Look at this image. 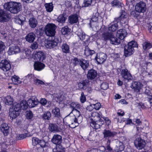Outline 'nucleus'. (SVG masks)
I'll use <instances>...</instances> for the list:
<instances>
[{"label":"nucleus","instance_id":"nucleus-1","mask_svg":"<svg viewBox=\"0 0 152 152\" xmlns=\"http://www.w3.org/2000/svg\"><path fill=\"white\" fill-rule=\"evenodd\" d=\"M4 7V9L11 13L17 14L21 10L22 5L20 3L11 2L5 3Z\"/></svg>","mask_w":152,"mask_h":152},{"label":"nucleus","instance_id":"nucleus-2","mask_svg":"<svg viewBox=\"0 0 152 152\" xmlns=\"http://www.w3.org/2000/svg\"><path fill=\"white\" fill-rule=\"evenodd\" d=\"M51 141L56 145V147L53 150V152H65V148L61 144L62 141L61 136L58 134H55L53 136Z\"/></svg>","mask_w":152,"mask_h":152},{"label":"nucleus","instance_id":"nucleus-3","mask_svg":"<svg viewBox=\"0 0 152 152\" xmlns=\"http://www.w3.org/2000/svg\"><path fill=\"white\" fill-rule=\"evenodd\" d=\"M137 46V43L135 41H132L128 43V45L124 47V56L128 57L132 55L134 52V48Z\"/></svg>","mask_w":152,"mask_h":152},{"label":"nucleus","instance_id":"nucleus-4","mask_svg":"<svg viewBox=\"0 0 152 152\" xmlns=\"http://www.w3.org/2000/svg\"><path fill=\"white\" fill-rule=\"evenodd\" d=\"M56 26L53 23H49L45 26L44 28L45 32L47 36L52 37H55L56 28Z\"/></svg>","mask_w":152,"mask_h":152},{"label":"nucleus","instance_id":"nucleus-5","mask_svg":"<svg viewBox=\"0 0 152 152\" xmlns=\"http://www.w3.org/2000/svg\"><path fill=\"white\" fill-rule=\"evenodd\" d=\"M77 65L80 66L84 71L87 70L89 66V61L83 59L77 58Z\"/></svg>","mask_w":152,"mask_h":152},{"label":"nucleus","instance_id":"nucleus-6","mask_svg":"<svg viewBox=\"0 0 152 152\" xmlns=\"http://www.w3.org/2000/svg\"><path fill=\"white\" fill-rule=\"evenodd\" d=\"M10 14L4 10L0 9V22H8L10 19Z\"/></svg>","mask_w":152,"mask_h":152},{"label":"nucleus","instance_id":"nucleus-7","mask_svg":"<svg viewBox=\"0 0 152 152\" xmlns=\"http://www.w3.org/2000/svg\"><path fill=\"white\" fill-rule=\"evenodd\" d=\"M58 39L57 37H52L51 40H48L45 43V46L47 48H53L57 46L58 42Z\"/></svg>","mask_w":152,"mask_h":152},{"label":"nucleus","instance_id":"nucleus-8","mask_svg":"<svg viewBox=\"0 0 152 152\" xmlns=\"http://www.w3.org/2000/svg\"><path fill=\"white\" fill-rule=\"evenodd\" d=\"M11 67L10 61L6 59L3 60L0 63V68L4 72L10 70Z\"/></svg>","mask_w":152,"mask_h":152},{"label":"nucleus","instance_id":"nucleus-9","mask_svg":"<svg viewBox=\"0 0 152 152\" xmlns=\"http://www.w3.org/2000/svg\"><path fill=\"white\" fill-rule=\"evenodd\" d=\"M45 57L43 52L40 51H34L32 55V58L37 61H43Z\"/></svg>","mask_w":152,"mask_h":152},{"label":"nucleus","instance_id":"nucleus-10","mask_svg":"<svg viewBox=\"0 0 152 152\" xmlns=\"http://www.w3.org/2000/svg\"><path fill=\"white\" fill-rule=\"evenodd\" d=\"M146 9L145 4L143 2H140L137 4L135 6V11L138 12H144Z\"/></svg>","mask_w":152,"mask_h":152},{"label":"nucleus","instance_id":"nucleus-11","mask_svg":"<svg viewBox=\"0 0 152 152\" xmlns=\"http://www.w3.org/2000/svg\"><path fill=\"white\" fill-rule=\"evenodd\" d=\"M107 58L106 54L100 52L98 53L95 59L98 64H102L105 61Z\"/></svg>","mask_w":152,"mask_h":152},{"label":"nucleus","instance_id":"nucleus-12","mask_svg":"<svg viewBox=\"0 0 152 152\" xmlns=\"http://www.w3.org/2000/svg\"><path fill=\"white\" fill-rule=\"evenodd\" d=\"M134 144L136 147L139 149L143 148L145 144V141L140 138H137L134 141Z\"/></svg>","mask_w":152,"mask_h":152},{"label":"nucleus","instance_id":"nucleus-13","mask_svg":"<svg viewBox=\"0 0 152 152\" xmlns=\"http://www.w3.org/2000/svg\"><path fill=\"white\" fill-rule=\"evenodd\" d=\"M122 77L125 80L128 81L132 79V77L130 72L126 69H122L121 72Z\"/></svg>","mask_w":152,"mask_h":152},{"label":"nucleus","instance_id":"nucleus-14","mask_svg":"<svg viewBox=\"0 0 152 152\" xmlns=\"http://www.w3.org/2000/svg\"><path fill=\"white\" fill-rule=\"evenodd\" d=\"M102 133L104 135V137L107 139L110 137H113L117 134L116 132H115L106 129L104 130Z\"/></svg>","mask_w":152,"mask_h":152},{"label":"nucleus","instance_id":"nucleus-15","mask_svg":"<svg viewBox=\"0 0 152 152\" xmlns=\"http://www.w3.org/2000/svg\"><path fill=\"white\" fill-rule=\"evenodd\" d=\"M127 33L124 29H121L117 31L116 36L120 39H123L126 36Z\"/></svg>","mask_w":152,"mask_h":152},{"label":"nucleus","instance_id":"nucleus-16","mask_svg":"<svg viewBox=\"0 0 152 152\" xmlns=\"http://www.w3.org/2000/svg\"><path fill=\"white\" fill-rule=\"evenodd\" d=\"M142 86V84L141 83L135 81L132 83L130 87L134 89V91L137 92H140Z\"/></svg>","mask_w":152,"mask_h":152},{"label":"nucleus","instance_id":"nucleus-17","mask_svg":"<svg viewBox=\"0 0 152 152\" xmlns=\"http://www.w3.org/2000/svg\"><path fill=\"white\" fill-rule=\"evenodd\" d=\"M36 35L33 32L29 33L25 37L26 41L31 43L33 42L36 38Z\"/></svg>","mask_w":152,"mask_h":152},{"label":"nucleus","instance_id":"nucleus-18","mask_svg":"<svg viewBox=\"0 0 152 152\" xmlns=\"http://www.w3.org/2000/svg\"><path fill=\"white\" fill-rule=\"evenodd\" d=\"M89 81L88 80H85L82 81L78 84V87L79 89H83L84 90L86 89V87L89 85Z\"/></svg>","mask_w":152,"mask_h":152},{"label":"nucleus","instance_id":"nucleus-19","mask_svg":"<svg viewBox=\"0 0 152 152\" xmlns=\"http://www.w3.org/2000/svg\"><path fill=\"white\" fill-rule=\"evenodd\" d=\"M20 49L18 46L14 45L10 48L8 53L9 55L16 54L20 52Z\"/></svg>","mask_w":152,"mask_h":152},{"label":"nucleus","instance_id":"nucleus-20","mask_svg":"<svg viewBox=\"0 0 152 152\" xmlns=\"http://www.w3.org/2000/svg\"><path fill=\"white\" fill-rule=\"evenodd\" d=\"M97 75L96 71L93 69H91L88 71L87 77L88 79L93 80L96 77Z\"/></svg>","mask_w":152,"mask_h":152},{"label":"nucleus","instance_id":"nucleus-21","mask_svg":"<svg viewBox=\"0 0 152 152\" xmlns=\"http://www.w3.org/2000/svg\"><path fill=\"white\" fill-rule=\"evenodd\" d=\"M1 130L5 136L7 135L9 132V127L8 124L3 123L1 125Z\"/></svg>","mask_w":152,"mask_h":152},{"label":"nucleus","instance_id":"nucleus-22","mask_svg":"<svg viewBox=\"0 0 152 152\" xmlns=\"http://www.w3.org/2000/svg\"><path fill=\"white\" fill-rule=\"evenodd\" d=\"M77 35L79 39L82 41L84 40L86 38V40H87V39L89 38L88 37L87 35H86L85 33L83 32L80 29H78V31Z\"/></svg>","mask_w":152,"mask_h":152},{"label":"nucleus","instance_id":"nucleus-23","mask_svg":"<svg viewBox=\"0 0 152 152\" xmlns=\"http://www.w3.org/2000/svg\"><path fill=\"white\" fill-rule=\"evenodd\" d=\"M44 64L39 62H35L34 64V69L37 71H40L45 67Z\"/></svg>","mask_w":152,"mask_h":152},{"label":"nucleus","instance_id":"nucleus-24","mask_svg":"<svg viewBox=\"0 0 152 152\" xmlns=\"http://www.w3.org/2000/svg\"><path fill=\"white\" fill-rule=\"evenodd\" d=\"M92 115H95L94 117H93V118L96 119V123H97L99 125V126H101L104 124V121L99 117V114L98 113H93Z\"/></svg>","mask_w":152,"mask_h":152},{"label":"nucleus","instance_id":"nucleus-25","mask_svg":"<svg viewBox=\"0 0 152 152\" xmlns=\"http://www.w3.org/2000/svg\"><path fill=\"white\" fill-rule=\"evenodd\" d=\"M39 103V101L37 99L32 100L29 99L27 102L28 105L30 107H33L37 105Z\"/></svg>","mask_w":152,"mask_h":152},{"label":"nucleus","instance_id":"nucleus-26","mask_svg":"<svg viewBox=\"0 0 152 152\" xmlns=\"http://www.w3.org/2000/svg\"><path fill=\"white\" fill-rule=\"evenodd\" d=\"M113 36V33L112 32H109L107 31L104 32L102 34V37L106 41L109 40L110 38Z\"/></svg>","mask_w":152,"mask_h":152},{"label":"nucleus","instance_id":"nucleus-27","mask_svg":"<svg viewBox=\"0 0 152 152\" xmlns=\"http://www.w3.org/2000/svg\"><path fill=\"white\" fill-rule=\"evenodd\" d=\"M29 24L31 28H34L36 27L37 25L38 22L37 20L34 18H31L29 20Z\"/></svg>","mask_w":152,"mask_h":152},{"label":"nucleus","instance_id":"nucleus-28","mask_svg":"<svg viewBox=\"0 0 152 152\" xmlns=\"http://www.w3.org/2000/svg\"><path fill=\"white\" fill-rule=\"evenodd\" d=\"M92 118H91V126L93 128H94L96 129H97L100 128V126H99V125L97 123H96V119H94L93 118V115H92Z\"/></svg>","mask_w":152,"mask_h":152},{"label":"nucleus","instance_id":"nucleus-29","mask_svg":"<svg viewBox=\"0 0 152 152\" xmlns=\"http://www.w3.org/2000/svg\"><path fill=\"white\" fill-rule=\"evenodd\" d=\"M49 128L51 132H55L60 131L58 127L55 124H50Z\"/></svg>","mask_w":152,"mask_h":152},{"label":"nucleus","instance_id":"nucleus-30","mask_svg":"<svg viewBox=\"0 0 152 152\" xmlns=\"http://www.w3.org/2000/svg\"><path fill=\"white\" fill-rule=\"evenodd\" d=\"M109 40H110V43L113 44L115 45H118L120 43V40L114 37V34H113V36H112Z\"/></svg>","mask_w":152,"mask_h":152},{"label":"nucleus","instance_id":"nucleus-31","mask_svg":"<svg viewBox=\"0 0 152 152\" xmlns=\"http://www.w3.org/2000/svg\"><path fill=\"white\" fill-rule=\"evenodd\" d=\"M52 113L55 117L59 118L61 117L60 110L58 107H56L52 110Z\"/></svg>","mask_w":152,"mask_h":152},{"label":"nucleus","instance_id":"nucleus-32","mask_svg":"<svg viewBox=\"0 0 152 152\" xmlns=\"http://www.w3.org/2000/svg\"><path fill=\"white\" fill-rule=\"evenodd\" d=\"M5 103L6 104L8 105H11L13 104V99L10 96H8L5 98Z\"/></svg>","mask_w":152,"mask_h":152},{"label":"nucleus","instance_id":"nucleus-33","mask_svg":"<svg viewBox=\"0 0 152 152\" xmlns=\"http://www.w3.org/2000/svg\"><path fill=\"white\" fill-rule=\"evenodd\" d=\"M45 6L46 9V10L48 12H52L53 10V6L52 3H46Z\"/></svg>","mask_w":152,"mask_h":152},{"label":"nucleus","instance_id":"nucleus-34","mask_svg":"<svg viewBox=\"0 0 152 152\" xmlns=\"http://www.w3.org/2000/svg\"><path fill=\"white\" fill-rule=\"evenodd\" d=\"M143 49L145 50H148L152 47V44L148 42H145L142 45Z\"/></svg>","mask_w":152,"mask_h":152},{"label":"nucleus","instance_id":"nucleus-35","mask_svg":"<svg viewBox=\"0 0 152 152\" xmlns=\"http://www.w3.org/2000/svg\"><path fill=\"white\" fill-rule=\"evenodd\" d=\"M51 117V114L49 111H47L42 115V118L44 120H49Z\"/></svg>","mask_w":152,"mask_h":152},{"label":"nucleus","instance_id":"nucleus-36","mask_svg":"<svg viewBox=\"0 0 152 152\" xmlns=\"http://www.w3.org/2000/svg\"><path fill=\"white\" fill-rule=\"evenodd\" d=\"M118 26L117 23L112 24L109 27V31L113 32L115 31L118 28Z\"/></svg>","mask_w":152,"mask_h":152},{"label":"nucleus","instance_id":"nucleus-37","mask_svg":"<svg viewBox=\"0 0 152 152\" xmlns=\"http://www.w3.org/2000/svg\"><path fill=\"white\" fill-rule=\"evenodd\" d=\"M61 48L64 53H67L69 52V47L67 44L66 43L63 44L61 46Z\"/></svg>","mask_w":152,"mask_h":152},{"label":"nucleus","instance_id":"nucleus-38","mask_svg":"<svg viewBox=\"0 0 152 152\" xmlns=\"http://www.w3.org/2000/svg\"><path fill=\"white\" fill-rule=\"evenodd\" d=\"M77 123L78 124L80 123L82 121L83 117L81 115V113L79 110L77 109Z\"/></svg>","mask_w":152,"mask_h":152},{"label":"nucleus","instance_id":"nucleus-39","mask_svg":"<svg viewBox=\"0 0 152 152\" xmlns=\"http://www.w3.org/2000/svg\"><path fill=\"white\" fill-rule=\"evenodd\" d=\"M31 136L29 133H25L23 134H21L18 135L16 137L17 139L18 140H21L23 139L26 137H28Z\"/></svg>","mask_w":152,"mask_h":152},{"label":"nucleus","instance_id":"nucleus-40","mask_svg":"<svg viewBox=\"0 0 152 152\" xmlns=\"http://www.w3.org/2000/svg\"><path fill=\"white\" fill-rule=\"evenodd\" d=\"M19 113L15 111L14 110L10 112L9 115L10 117L12 119L15 118L18 116L19 115Z\"/></svg>","mask_w":152,"mask_h":152},{"label":"nucleus","instance_id":"nucleus-41","mask_svg":"<svg viewBox=\"0 0 152 152\" xmlns=\"http://www.w3.org/2000/svg\"><path fill=\"white\" fill-rule=\"evenodd\" d=\"M66 18L63 14L60 15L58 17L57 20L59 22L61 23H64Z\"/></svg>","mask_w":152,"mask_h":152},{"label":"nucleus","instance_id":"nucleus-42","mask_svg":"<svg viewBox=\"0 0 152 152\" xmlns=\"http://www.w3.org/2000/svg\"><path fill=\"white\" fill-rule=\"evenodd\" d=\"M19 105H20L21 110H25L27 108V102L26 101L23 100L20 104H19Z\"/></svg>","mask_w":152,"mask_h":152},{"label":"nucleus","instance_id":"nucleus-43","mask_svg":"<svg viewBox=\"0 0 152 152\" xmlns=\"http://www.w3.org/2000/svg\"><path fill=\"white\" fill-rule=\"evenodd\" d=\"M19 79V77L15 75L13 76L12 77V82L15 83V84L21 83V81Z\"/></svg>","mask_w":152,"mask_h":152},{"label":"nucleus","instance_id":"nucleus-44","mask_svg":"<svg viewBox=\"0 0 152 152\" xmlns=\"http://www.w3.org/2000/svg\"><path fill=\"white\" fill-rule=\"evenodd\" d=\"M69 20L71 24L76 23V14L70 15L69 17Z\"/></svg>","mask_w":152,"mask_h":152},{"label":"nucleus","instance_id":"nucleus-45","mask_svg":"<svg viewBox=\"0 0 152 152\" xmlns=\"http://www.w3.org/2000/svg\"><path fill=\"white\" fill-rule=\"evenodd\" d=\"M13 110L19 113V110H21L20 105L19 104L15 103L13 104L12 106Z\"/></svg>","mask_w":152,"mask_h":152},{"label":"nucleus","instance_id":"nucleus-46","mask_svg":"<svg viewBox=\"0 0 152 152\" xmlns=\"http://www.w3.org/2000/svg\"><path fill=\"white\" fill-rule=\"evenodd\" d=\"M146 71L149 75H152V64H151L150 63L147 64Z\"/></svg>","mask_w":152,"mask_h":152},{"label":"nucleus","instance_id":"nucleus-47","mask_svg":"<svg viewBox=\"0 0 152 152\" xmlns=\"http://www.w3.org/2000/svg\"><path fill=\"white\" fill-rule=\"evenodd\" d=\"M127 17V15L126 12L124 10H122L121 13V15L120 18L121 20H126Z\"/></svg>","mask_w":152,"mask_h":152},{"label":"nucleus","instance_id":"nucleus-48","mask_svg":"<svg viewBox=\"0 0 152 152\" xmlns=\"http://www.w3.org/2000/svg\"><path fill=\"white\" fill-rule=\"evenodd\" d=\"M112 6L117 7H121V3L117 0H114L111 3Z\"/></svg>","mask_w":152,"mask_h":152},{"label":"nucleus","instance_id":"nucleus-49","mask_svg":"<svg viewBox=\"0 0 152 152\" xmlns=\"http://www.w3.org/2000/svg\"><path fill=\"white\" fill-rule=\"evenodd\" d=\"M70 29L67 26H65L62 28L61 30V32L63 35H66L69 32Z\"/></svg>","mask_w":152,"mask_h":152},{"label":"nucleus","instance_id":"nucleus-50","mask_svg":"<svg viewBox=\"0 0 152 152\" xmlns=\"http://www.w3.org/2000/svg\"><path fill=\"white\" fill-rule=\"evenodd\" d=\"M39 144L41 147L43 148H47L48 147V142H45L43 140H40Z\"/></svg>","mask_w":152,"mask_h":152},{"label":"nucleus","instance_id":"nucleus-51","mask_svg":"<svg viewBox=\"0 0 152 152\" xmlns=\"http://www.w3.org/2000/svg\"><path fill=\"white\" fill-rule=\"evenodd\" d=\"M34 84L37 86H41L45 84V83L42 81L36 79L34 80Z\"/></svg>","mask_w":152,"mask_h":152},{"label":"nucleus","instance_id":"nucleus-52","mask_svg":"<svg viewBox=\"0 0 152 152\" xmlns=\"http://www.w3.org/2000/svg\"><path fill=\"white\" fill-rule=\"evenodd\" d=\"M124 146L122 142H120L119 145L117 147V151L121 152L124 150Z\"/></svg>","mask_w":152,"mask_h":152},{"label":"nucleus","instance_id":"nucleus-53","mask_svg":"<svg viewBox=\"0 0 152 152\" xmlns=\"http://www.w3.org/2000/svg\"><path fill=\"white\" fill-rule=\"evenodd\" d=\"M39 141H40V140L38 138L34 137L32 138V144L34 146L39 144Z\"/></svg>","mask_w":152,"mask_h":152},{"label":"nucleus","instance_id":"nucleus-54","mask_svg":"<svg viewBox=\"0 0 152 152\" xmlns=\"http://www.w3.org/2000/svg\"><path fill=\"white\" fill-rule=\"evenodd\" d=\"M111 141L110 140H107V146L105 148L104 147V150H107L109 151H113V149L112 148L110 147V143Z\"/></svg>","mask_w":152,"mask_h":152},{"label":"nucleus","instance_id":"nucleus-55","mask_svg":"<svg viewBox=\"0 0 152 152\" xmlns=\"http://www.w3.org/2000/svg\"><path fill=\"white\" fill-rule=\"evenodd\" d=\"M101 87L103 90H106L109 87L108 84L106 82H103L101 85Z\"/></svg>","mask_w":152,"mask_h":152},{"label":"nucleus","instance_id":"nucleus-56","mask_svg":"<svg viewBox=\"0 0 152 152\" xmlns=\"http://www.w3.org/2000/svg\"><path fill=\"white\" fill-rule=\"evenodd\" d=\"M117 121L119 122L120 123L122 122L123 121V122H126V124H130L131 123H132V121L131 120V119H128L126 120L124 119V118H123V120H121L120 121L119 119H118Z\"/></svg>","mask_w":152,"mask_h":152},{"label":"nucleus","instance_id":"nucleus-57","mask_svg":"<svg viewBox=\"0 0 152 152\" xmlns=\"http://www.w3.org/2000/svg\"><path fill=\"white\" fill-rule=\"evenodd\" d=\"M90 50L88 46H85V48L84 50V54L86 56L90 55Z\"/></svg>","mask_w":152,"mask_h":152},{"label":"nucleus","instance_id":"nucleus-58","mask_svg":"<svg viewBox=\"0 0 152 152\" xmlns=\"http://www.w3.org/2000/svg\"><path fill=\"white\" fill-rule=\"evenodd\" d=\"M92 0H85L84 1V4L85 7L89 6L91 5L92 3Z\"/></svg>","mask_w":152,"mask_h":152},{"label":"nucleus","instance_id":"nucleus-59","mask_svg":"<svg viewBox=\"0 0 152 152\" xmlns=\"http://www.w3.org/2000/svg\"><path fill=\"white\" fill-rule=\"evenodd\" d=\"M33 115L32 112L31 111H27L26 113L27 118L29 119H31L33 118Z\"/></svg>","mask_w":152,"mask_h":152},{"label":"nucleus","instance_id":"nucleus-60","mask_svg":"<svg viewBox=\"0 0 152 152\" xmlns=\"http://www.w3.org/2000/svg\"><path fill=\"white\" fill-rule=\"evenodd\" d=\"M80 99L81 102L82 103H84L86 101V97L83 92H82L81 93Z\"/></svg>","mask_w":152,"mask_h":152},{"label":"nucleus","instance_id":"nucleus-61","mask_svg":"<svg viewBox=\"0 0 152 152\" xmlns=\"http://www.w3.org/2000/svg\"><path fill=\"white\" fill-rule=\"evenodd\" d=\"M97 24V21H93L91 19L90 23V27L92 28H94V27H96V25Z\"/></svg>","mask_w":152,"mask_h":152},{"label":"nucleus","instance_id":"nucleus-62","mask_svg":"<svg viewBox=\"0 0 152 152\" xmlns=\"http://www.w3.org/2000/svg\"><path fill=\"white\" fill-rule=\"evenodd\" d=\"M5 46L4 43L1 41H0V53L4 50Z\"/></svg>","mask_w":152,"mask_h":152},{"label":"nucleus","instance_id":"nucleus-63","mask_svg":"<svg viewBox=\"0 0 152 152\" xmlns=\"http://www.w3.org/2000/svg\"><path fill=\"white\" fill-rule=\"evenodd\" d=\"M38 44L36 42H35L30 46V48L33 50H35L38 48Z\"/></svg>","mask_w":152,"mask_h":152},{"label":"nucleus","instance_id":"nucleus-64","mask_svg":"<svg viewBox=\"0 0 152 152\" xmlns=\"http://www.w3.org/2000/svg\"><path fill=\"white\" fill-rule=\"evenodd\" d=\"M94 108L96 110H98L101 107V104L100 103H97L95 104H93Z\"/></svg>","mask_w":152,"mask_h":152}]
</instances>
